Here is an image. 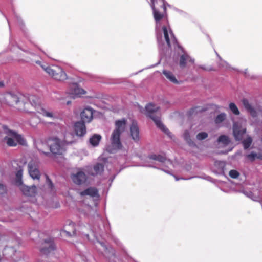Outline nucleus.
Masks as SVG:
<instances>
[{"mask_svg": "<svg viewBox=\"0 0 262 262\" xmlns=\"http://www.w3.org/2000/svg\"><path fill=\"white\" fill-rule=\"evenodd\" d=\"M130 136L133 140L135 142H138L140 139L139 129L137 123L133 121L130 127Z\"/></svg>", "mask_w": 262, "mask_h": 262, "instance_id": "obj_18", "label": "nucleus"}, {"mask_svg": "<svg viewBox=\"0 0 262 262\" xmlns=\"http://www.w3.org/2000/svg\"><path fill=\"white\" fill-rule=\"evenodd\" d=\"M65 142H67L68 143H71L72 142V141L68 140L67 137H65Z\"/></svg>", "mask_w": 262, "mask_h": 262, "instance_id": "obj_44", "label": "nucleus"}, {"mask_svg": "<svg viewBox=\"0 0 262 262\" xmlns=\"http://www.w3.org/2000/svg\"><path fill=\"white\" fill-rule=\"evenodd\" d=\"M47 145L54 155H62L66 150L64 142L57 138L49 139Z\"/></svg>", "mask_w": 262, "mask_h": 262, "instance_id": "obj_9", "label": "nucleus"}, {"mask_svg": "<svg viewBox=\"0 0 262 262\" xmlns=\"http://www.w3.org/2000/svg\"><path fill=\"white\" fill-rule=\"evenodd\" d=\"M30 110H33L32 112H29V113L36 114L38 113L43 116L50 118L52 120H54L57 118V114L52 111L46 110L42 107L39 103V99L36 97V99L33 102L30 108Z\"/></svg>", "mask_w": 262, "mask_h": 262, "instance_id": "obj_8", "label": "nucleus"}, {"mask_svg": "<svg viewBox=\"0 0 262 262\" xmlns=\"http://www.w3.org/2000/svg\"><path fill=\"white\" fill-rule=\"evenodd\" d=\"M74 129L76 135L78 136H82L86 133V128L83 121H79L75 123Z\"/></svg>", "mask_w": 262, "mask_h": 262, "instance_id": "obj_22", "label": "nucleus"}, {"mask_svg": "<svg viewBox=\"0 0 262 262\" xmlns=\"http://www.w3.org/2000/svg\"><path fill=\"white\" fill-rule=\"evenodd\" d=\"M230 110L235 115H238L240 114V112L234 103L231 102L229 105Z\"/></svg>", "mask_w": 262, "mask_h": 262, "instance_id": "obj_31", "label": "nucleus"}, {"mask_svg": "<svg viewBox=\"0 0 262 262\" xmlns=\"http://www.w3.org/2000/svg\"><path fill=\"white\" fill-rule=\"evenodd\" d=\"M163 74L165 77L171 83L176 84L180 83L179 81L177 79L174 74L170 71L164 70L163 71Z\"/></svg>", "mask_w": 262, "mask_h": 262, "instance_id": "obj_24", "label": "nucleus"}, {"mask_svg": "<svg viewBox=\"0 0 262 262\" xmlns=\"http://www.w3.org/2000/svg\"><path fill=\"white\" fill-rule=\"evenodd\" d=\"M252 139L251 137L247 136L246 138L243 141V144L245 149L248 148L251 145Z\"/></svg>", "mask_w": 262, "mask_h": 262, "instance_id": "obj_33", "label": "nucleus"}, {"mask_svg": "<svg viewBox=\"0 0 262 262\" xmlns=\"http://www.w3.org/2000/svg\"><path fill=\"white\" fill-rule=\"evenodd\" d=\"M246 120L240 119L238 121L234 122L233 124V134L235 140L241 141L243 139L244 135L246 132Z\"/></svg>", "mask_w": 262, "mask_h": 262, "instance_id": "obj_11", "label": "nucleus"}, {"mask_svg": "<svg viewBox=\"0 0 262 262\" xmlns=\"http://www.w3.org/2000/svg\"><path fill=\"white\" fill-rule=\"evenodd\" d=\"M36 99V97L30 96L27 97L23 94H8L6 96V100L9 105L15 106V107L20 111L29 113L33 110H30L33 102Z\"/></svg>", "mask_w": 262, "mask_h": 262, "instance_id": "obj_2", "label": "nucleus"}, {"mask_svg": "<svg viewBox=\"0 0 262 262\" xmlns=\"http://www.w3.org/2000/svg\"><path fill=\"white\" fill-rule=\"evenodd\" d=\"M36 63L55 80L64 81L67 79V74L61 67L57 66H49L47 64H42L39 61H36Z\"/></svg>", "mask_w": 262, "mask_h": 262, "instance_id": "obj_7", "label": "nucleus"}, {"mask_svg": "<svg viewBox=\"0 0 262 262\" xmlns=\"http://www.w3.org/2000/svg\"><path fill=\"white\" fill-rule=\"evenodd\" d=\"M75 262H86V258L84 255H77L75 257Z\"/></svg>", "mask_w": 262, "mask_h": 262, "instance_id": "obj_36", "label": "nucleus"}, {"mask_svg": "<svg viewBox=\"0 0 262 262\" xmlns=\"http://www.w3.org/2000/svg\"><path fill=\"white\" fill-rule=\"evenodd\" d=\"M23 176V169H20L17 172L16 174V179L17 182L19 184H21V178Z\"/></svg>", "mask_w": 262, "mask_h": 262, "instance_id": "obj_37", "label": "nucleus"}, {"mask_svg": "<svg viewBox=\"0 0 262 262\" xmlns=\"http://www.w3.org/2000/svg\"><path fill=\"white\" fill-rule=\"evenodd\" d=\"M208 137V134L206 132H202L199 133L196 135V139L199 141H202L206 139Z\"/></svg>", "mask_w": 262, "mask_h": 262, "instance_id": "obj_35", "label": "nucleus"}, {"mask_svg": "<svg viewBox=\"0 0 262 262\" xmlns=\"http://www.w3.org/2000/svg\"><path fill=\"white\" fill-rule=\"evenodd\" d=\"M149 159L152 160L157 161L162 164H165L170 169V167H174V164L170 160L167 159L165 155L160 154H151L149 156Z\"/></svg>", "mask_w": 262, "mask_h": 262, "instance_id": "obj_14", "label": "nucleus"}, {"mask_svg": "<svg viewBox=\"0 0 262 262\" xmlns=\"http://www.w3.org/2000/svg\"><path fill=\"white\" fill-rule=\"evenodd\" d=\"M4 85V83L2 82H0V87H2Z\"/></svg>", "mask_w": 262, "mask_h": 262, "instance_id": "obj_47", "label": "nucleus"}, {"mask_svg": "<svg viewBox=\"0 0 262 262\" xmlns=\"http://www.w3.org/2000/svg\"><path fill=\"white\" fill-rule=\"evenodd\" d=\"M142 110H143V111H144V110L142 108H140V112H142Z\"/></svg>", "mask_w": 262, "mask_h": 262, "instance_id": "obj_50", "label": "nucleus"}, {"mask_svg": "<svg viewBox=\"0 0 262 262\" xmlns=\"http://www.w3.org/2000/svg\"><path fill=\"white\" fill-rule=\"evenodd\" d=\"M53 99L55 100H61L62 99L61 97L57 94H55V96L53 97Z\"/></svg>", "mask_w": 262, "mask_h": 262, "instance_id": "obj_40", "label": "nucleus"}, {"mask_svg": "<svg viewBox=\"0 0 262 262\" xmlns=\"http://www.w3.org/2000/svg\"><path fill=\"white\" fill-rule=\"evenodd\" d=\"M183 137L185 141L188 143V144H189V145L192 146L194 145V142L191 139L190 133L188 131L186 130L184 132L183 134Z\"/></svg>", "mask_w": 262, "mask_h": 262, "instance_id": "obj_32", "label": "nucleus"}, {"mask_svg": "<svg viewBox=\"0 0 262 262\" xmlns=\"http://www.w3.org/2000/svg\"><path fill=\"white\" fill-rule=\"evenodd\" d=\"M39 161L37 158L30 159L28 162V171L29 176L34 180H39L40 172L39 170Z\"/></svg>", "mask_w": 262, "mask_h": 262, "instance_id": "obj_12", "label": "nucleus"}, {"mask_svg": "<svg viewBox=\"0 0 262 262\" xmlns=\"http://www.w3.org/2000/svg\"><path fill=\"white\" fill-rule=\"evenodd\" d=\"M245 194L249 198H251L253 200L257 201V197L254 196L253 194L251 192H247Z\"/></svg>", "mask_w": 262, "mask_h": 262, "instance_id": "obj_39", "label": "nucleus"}, {"mask_svg": "<svg viewBox=\"0 0 262 262\" xmlns=\"http://www.w3.org/2000/svg\"><path fill=\"white\" fill-rule=\"evenodd\" d=\"M104 169V166L100 163H97L93 167H89L85 169L89 175L95 176L101 174Z\"/></svg>", "mask_w": 262, "mask_h": 262, "instance_id": "obj_17", "label": "nucleus"}, {"mask_svg": "<svg viewBox=\"0 0 262 262\" xmlns=\"http://www.w3.org/2000/svg\"><path fill=\"white\" fill-rule=\"evenodd\" d=\"M75 234V224L72 222H70L69 224L66 225L61 231L62 236L70 237Z\"/></svg>", "mask_w": 262, "mask_h": 262, "instance_id": "obj_16", "label": "nucleus"}, {"mask_svg": "<svg viewBox=\"0 0 262 262\" xmlns=\"http://www.w3.org/2000/svg\"><path fill=\"white\" fill-rule=\"evenodd\" d=\"M229 176L232 178H237L239 176V173L235 170H231L229 172Z\"/></svg>", "mask_w": 262, "mask_h": 262, "instance_id": "obj_38", "label": "nucleus"}, {"mask_svg": "<svg viewBox=\"0 0 262 262\" xmlns=\"http://www.w3.org/2000/svg\"><path fill=\"white\" fill-rule=\"evenodd\" d=\"M226 115L225 113H221L218 115L215 119V122L216 124H219L222 122L226 118Z\"/></svg>", "mask_w": 262, "mask_h": 262, "instance_id": "obj_34", "label": "nucleus"}, {"mask_svg": "<svg viewBox=\"0 0 262 262\" xmlns=\"http://www.w3.org/2000/svg\"><path fill=\"white\" fill-rule=\"evenodd\" d=\"M101 139L100 135L95 134L90 139V143L92 146H96L98 145Z\"/></svg>", "mask_w": 262, "mask_h": 262, "instance_id": "obj_26", "label": "nucleus"}, {"mask_svg": "<svg viewBox=\"0 0 262 262\" xmlns=\"http://www.w3.org/2000/svg\"><path fill=\"white\" fill-rule=\"evenodd\" d=\"M99 244L103 247V248L104 250H107V248L104 243H101V242H99Z\"/></svg>", "mask_w": 262, "mask_h": 262, "instance_id": "obj_43", "label": "nucleus"}, {"mask_svg": "<svg viewBox=\"0 0 262 262\" xmlns=\"http://www.w3.org/2000/svg\"><path fill=\"white\" fill-rule=\"evenodd\" d=\"M172 46L174 47L178 56L180 57L179 65L181 68H184L194 64V59L192 58L184 49L178 44L176 39V43L171 42L170 46L169 48H164V46H163L162 47H159V48L163 51H167Z\"/></svg>", "mask_w": 262, "mask_h": 262, "instance_id": "obj_4", "label": "nucleus"}, {"mask_svg": "<svg viewBox=\"0 0 262 262\" xmlns=\"http://www.w3.org/2000/svg\"><path fill=\"white\" fill-rule=\"evenodd\" d=\"M159 107L152 103H149L146 106L145 112L147 116L151 118L155 123L156 126L167 134L168 137L172 138V135L169 130L162 124L160 120V113L159 112Z\"/></svg>", "mask_w": 262, "mask_h": 262, "instance_id": "obj_5", "label": "nucleus"}, {"mask_svg": "<svg viewBox=\"0 0 262 262\" xmlns=\"http://www.w3.org/2000/svg\"><path fill=\"white\" fill-rule=\"evenodd\" d=\"M30 124L32 126H35L36 125V124H33L32 123V120L30 121Z\"/></svg>", "mask_w": 262, "mask_h": 262, "instance_id": "obj_46", "label": "nucleus"}, {"mask_svg": "<svg viewBox=\"0 0 262 262\" xmlns=\"http://www.w3.org/2000/svg\"><path fill=\"white\" fill-rule=\"evenodd\" d=\"M3 129V141L9 146H16L18 144L25 145L24 138L16 132L9 129L7 126H2Z\"/></svg>", "mask_w": 262, "mask_h": 262, "instance_id": "obj_6", "label": "nucleus"}, {"mask_svg": "<svg viewBox=\"0 0 262 262\" xmlns=\"http://www.w3.org/2000/svg\"><path fill=\"white\" fill-rule=\"evenodd\" d=\"M35 145L39 151L43 153L46 155H48L49 154V152H46L45 151L46 147L48 146L47 142L46 143H44L41 140L37 141L35 142Z\"/></svg>", "mask_w": 262, "mask_h": 262, "instance_id": "obj_25", "label": "nucleus"}, {"mask_svg": "<svg viewBox=\"0 0 262 262\" xmlns=\"http://www.w3.org/2000/svg\"><path fill=\"white\" fill-rule=\"evenodd\" d=\"M83 168H79L73 171L71 174L70 178L72 182L77 186L85 185L88 181V177L85 174Z\"/></svg>", "mask_w": 262, "mask_h": 262, "instance_id": "obj_10", "label": "nucleus"}, {"mask_svg": "<svg viewBox=\"0 0 262 262\" xmlns=\"http://www.w3.org/2000/svg\"><path fill=\"white\" fill-rule=\"evenodd\" d=\"M162 170H163V171H164L165 172H166L168 174H172V170H168V169H166L164 168H162Z\"/></svg>", "mask_w": 262, "mask_h": 262, "instance_id": "obj_41", "label": "nucleus"}, {"mask_svg": "<svg viewBox=\"0 0 262 262\" xmlns=\"http://www.w3.org/2000/svg\"><path fill=\"white\" fill-rule=\"evenodd\" d=\"M146 166H150V167H152L151 165H146ZM154 167H155V166H153Z\"/></svg>", "mask_w": 262, "mask_h": 262, "instance_id": "obj_49", "label": "nucleus"}, {"mask_svg": "<svg viewBox=\"0 0 262 262\" xmlns=\"http://www.w3.org/2000/svg\"><path fill=\"white\" fill-rule=\"evenodd\" d=\"M5 191L4 187L0 184V193H2Z\"/></svg>", "mask_w": 262, "mask_h": 262, "instance_id": "obj_42", "label": "nucleus"}, {"mask_svg": "<svg viewBox=\"0 0 262 262\" xmlns=\"http://www.w3.org/2000/svg\"><path fill=\"white\" fill-rule=\"evenodd\" d=\"M246 157L251 161H254L255 159H262L261 154H256L254 152H252L250 154L247 155Z\"/></svg>", "mask_w": 262, "mask_h": 262, "instance_id": "obj_29", "label": "nucleus"}, {"mask_svg": "<svg viewBox=\"0 0 262 262\" xmlns=\"http://www.w3.org/2000/svg\"><path fill=\"white\" fill-rule=\"evenodd\" d=\"M151 6L156 24V32L159 47L169 48L176 38L170 28L164 0H151Z\"/></svg>", "mask_w": 262, "mask_h": 262, "instance_id": "obj_1", "label": "nucleus"}, {"mask_svg": "<svg viewBox=\"0 0 262 262\" xmlns=\"http://www.w3.org/2000/svg\"><path fill=\"white\" fill-rule=\"evenodd\" d=\"M70 103H71V101H68L67 102V105H69Z\"/></svg>", "mask_w": 262, "mask_h": 262, "instance_id": "obj_48", "label": "nucleus"}, {"mask_svg": "<svg viewBox=\"0 0 262 262\" xmlns=\"http://www.w3.org/2000/svg\"><path fill=\"white\" fill-rule=\"evenodd\" d=\"M217 55L220 59V61L218 62L219 66L226 70H230L231 68L230 66L226 61L222 60L219 55Z\"/></svg>", "mask_w": 262, "mask_h": 262, "instance_id": "obj_30", "label": "nucleus"}, {"mask_svg": "<svg viewBox=\"0 0 262 262\" xmlns=\"http://www.w3.org/2000/svg\"><path fill=\"white\" fill-rule=\"evenodd\" d=\"M79 194L82 196L88 195L92 198L99 197L98 190L94 187H89L83 191L80 192Z\"/></svg>", "mask_w": 262, "mask_h": 262, "instance_id": "obj_20", "label": "nucleus"}, {"mask_svg": "<svg viewBox=\"0 0 262 262\" xmlns=\"http://www.w3.org/2000/svg\"><path fill=\"white\" fill-rule=\"evenodd\" d=\"M67 93L70 97L75 98L84 95L86 94V91L80 88L77 84L74 83L70 85Z\"/></svg>", "mask_w": 262, "mask_h": 262, "instance_id": "obj_13", "label": "nucleus"}, {"mask_svg": "<svg viewBox=\"0 0 262 262\" xmlns=\"http://www.w3.org/2000/svg\"><path fill=\"white\" fill-rule=\"evenodd\" d=\"M217 141L219 143H222L224 146L228 145L230 142L229 137L225 135L220 136L217 139Z\"/></svg>", "mask_w": 262, "mask_h": 262, "instance_id": "obj_28", "label": "nucleus"}, {"mask_svg": "<svg viewBox=\"0 0 262 262\" xmlns=\"http://www.w3.org/2000/svg\"><path fill=\"white\" fill-rule=\"evenodd\" d=\"M242 104L244 105L245 109L250 114V115L254 117L257 116V112L255 110V108L251 105V104L249 102L248 100L246 99H243L242 100Z\"/></svg>", "mask_w": 262, "mask_h": 262, "instance_id": "obj_23", "label": "nucleus"}, {"mask_svg": "<svg viewBox=\"0 0 262 262\" xmlns=\"http://www.w3.org/2000/svg\"><path fill=\"white\" fill-rule=\"evenodd\" d=\"M20 189L23 194L27 196H34L36 193V187L33 185L31 187L21 185Z\"/></svg>", "mask_w": 262, "mask_h": 262, "instance_id": "obj_21", "label": "nucleus"}, {"mask_svg": "<svg viewBox=\"0 0 262 262\" xmlns=\"http://www.w3.org/2000/svg\"><path fill=\"white\" fill-rule=\"evenodd\" d=\"M93 111L90 107H86L81 113L80 116L82 121L90 122L93 117Z\"/></svg>", "mask_w": 262, "mask_h": 262, "instance_id": "obj_19", "label": "nucleus"}, {"mask_svg": "<svg viewBox=\"0 0 262 262\" xmlns=\"http://www.w3.org/2000/svg\"><path fill=\"white\" fill-rule=\"evenodd\" d=\"M55 249V245L51 238L45 239L42 244L40 251L42 254L47 255L50 253Z\"/></svg>", "mask_w": 262, "mask_h": 262, "instance_id": "obj_15", "label": "nucleus"}, {"mask_svg": "<svg viewBox=\"0 0 262 262\" xmlns=\"http://www.w3.org/2000/svg\"><path fill=\"white\" fill-rule=\"evenodd\" d=\"M46 185L49 189L51 194H54L56 192V189L54 184L48 176H46Z\"/></svg>", "mask_w": 262, "mask_h": 262, "instance_id": "obj_27", "label": "nucleus"}, {"mask_svg": "<svg viewBox=\"0 0 262 262\" xmlns=\"http://www.w3.org/2000/svg\"><path fill=\"white\" fill-rule=\"evenodd\" d=\"M174 176V178H175V180H176V181H178V180H180V179H183V178H177V177L176 176ZM185 179V180H187L188 179Z\"/></svg>", "mask_w": 262, "mask_h": 262, "instance_id": "obj_45", "label": "nucleus"}, {"mask_svg": "<svg viewBox=\"0 0 262 262\" xmlns=\"http://www.w3.org/2000/svg\"><path fill=\"white\" fill-rule=\"evenodd\" d=\"M126 124V121L124 119L117 120L115 122V129L111 137V145L106 148L107 151L109 152H115L121 148L122 145L120 136L121 134L125 130Z\"/></svg>", "mask_w": 262, "mask_h": 262, "instance_id": "obj_3", "label": "nucleus"}]
</instances>
